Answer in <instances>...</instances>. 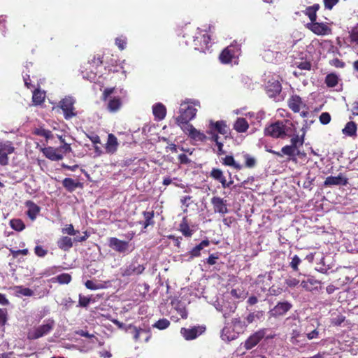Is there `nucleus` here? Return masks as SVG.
I'll use <instances>...</instances> for the list:
<instances>
[{"instance_id": "nucleus-28", "label": "nucleus", "mask_w": 358, "mask_h": 358, "mask_svg": "<svg viewBox=\"0 0 358 358\" xmlns=\"http://www.w3.org/2000/svg\"><path fill=\"white\" fill-rule=\"evenodd\" d=\"M289 108L294 113L299 112L302 104L301 98L299 96H292L288 101Z\"/></svg>"}, {"instance_id": "nucleus-52", "label": "nucleus", "mask_w": 358, "mask_h": 358, "mask_svg": "<svg viewBox=\"0 0 358 358\" xmlns=\"http://www.w3.org/2000/svg\"><path fill=\"white\" fill-rule=\"evenodd\" d=\"M245 162V166L248 168H253L256 165V159L249 154L243 155Z\"/></svg>"}, {"instance_id": "nucleus-17", "label": "nucleus", "mask_w": 358, "mask_h": 358, "mask_svg": "<svg viewBox=\"0 0 358 358\" xmlns=\"http://www.w3.org/2000/svg\"><path fill=\"white\" fill-rule=\"evenodd\" d=\"M210 40V36L207 34H203L201 36H195L194 39L195 49L201 52H205L206 50L208 49Z\"/></svg>"}, {"instance_id": "nucleus-37", "label": "nucleus", "mask_w": 358, "mask_h": 358, "mask_svg": "<svg viewBox=\"0 0 358 358\" xmlns=\"http://www.w3.org/2000/svg\"><path fill=\"white\" fill-rule=\"evenodd\" d=\"M216 309L218 311H220L223 313V316L226 318L229 316L231 313H234L236 309V305L235 303H232V305L230 306L229 311L225 309V302H223L222 304L217 303L215 306Z\"/></svg>"}, {"instance_id": "nucleus-46", "label": "nucleus", "mask_w": 358, "mask_h": 358, "mask_svg": "<svg viewBox=\"0 0 358 358\" xmlns=\"http://www.w3.org/2000/svg\"><path fill=\"white\" fill-rule=\"evenodd\" d=\"M173 306H174V309L180 315L181 318H183V319L187 318V312L186 310L185 306L182 303L178 302L176 304H174Z\"/></svg>"}, {"instance_id": "nucleus-24", "label": "nucleus", "mask_w": 358, "mask_h": 358, "mask_svg": "<svg viewBox=\"0 0 358 358\" xmlns=\"http://www.w3.org/2000/svg\"><path fill=\"white\" fill-rule=\"evenodd\" d=\"M210 176L215 180H218L220 182H221L222 186L224 188L229 187L230 184L232 183V182H227L225 177L223 175L222 171L220 169H213L210 173Z\"/></svg>"}, {"instance_id": "nucleus-64", "label": "nucleus", "mask_w": 358, "mask_h": 358, "mask_svg": "<svg viewBox=\"0 0 358 358\" xmlns=\"http://www.w3.org/2000/svg\"><path fill=\"white\" fill-rule=\"evenodd\" d=\"M85 287L91 290H96L101 288V286L92 280H87L85 283Z\"/></svg>"}, {"instance_id": "nucleus-53", "label": "nucleus", "mask_w": 358, "mask_h": 358, "mask_svg": "<svg viewBox=\"0 0 358 358\" xmlns=\"http://www.w3.org/2000/svg\"><path fill=\"white\" fill-rule=\"evenodd\" d=\"M315 180V177H312L310 173H308L306 176V180L303 182V187L305 189H311L313 186V182Z\"/></svg>"}, {"instance_id": "nucleus-42", "label": "nucleus", "mask_w": 358, "mask_h": 358, "mask_svg": "<svg viewBox=\"0 0 358 358\" xmlns=\"http://www.w3.org/2000/svg\"><path fill=\"white\" fill-rule=\"evenodd\" d=\"M10 227L17 231H21L25 228L23 221L20 219H13L10 221Z\"/></svg>"}, {"instance_id": "nucleus-5", "label": "nucleus", "mask_w": 358, "mask_h": 358, "mask_svg": "<svg viewBox=\"0 0 358 358\" xmlns=\"http://www.w3.org/2000/svg\"><path fill=\"white\" fill-rule=\"evenodd\" d=\"M241 55V45L235 42L227 47L220 54V59L222 63L228 64L237 59Z\"/></svg>"}, {"instance_id": "nucleus-14", "label": "nucleus", "mask_w": 358, "mask_h": 358, "mask_svg": "<svg viewBox=\"0 0 358 358\" xmlns=\"http://www.w3.org/2000/svg\"><path fill=\"white\" fill-rule=\"evenodd\" d=\"M210 201L215 213L224 215L228 213L227 201L224 199L219 196H213Z\"/></svg>"}, {"instance_id": "nucleus-47", "label": "nucleus", "mask_w": 358, "mask_h": 358, "mask_svg": "<svg viewBox=\"0 0 358 358\" xmlns=\"http://www.w3.org/2000/svg\"><path fill=\"white\" fill-rule=\"evenodd\" d=\"M170 325V322L166 318H162L157 321L152 326L160 330H164L168 328Z\"/></svg>"}, {"instance_id": "nucleus-22", "label": "nucleus", "mask_w": 358, "mask_h": 358, "mask_svg": "<svg viewBox=\"0 0 358 358\" xmlns=\"http://www.w3.org/2000/svg\"><path fill=\"white\" fill-rule=\"evenodd\" d=\"M210 244L208 240H203L199 245H196L190 252L188 260H192L194 257H199L201 255V250L204 248L208 247Z\"/></svg>"}, {"instance_id": "nucleus-33", "label": "nucleus", "mask_w": 358, "mask_h": 358, "mask_svg": "<svg viewBox=\"0 0 358 358\" xmlns=\"http://www.w3.org/2000/svg\"><path fill=\"white\" fill-rule=\"evenodd\" d=\"M320 8V5L317 3H315L313 6H308L304 10V13L306 15H307L311 22H313L316 21L317 15L316 13Z\"/></svg>"}, {"instance_id": "nucleus-60", "label": "nucleus", "mask_w": 358, "mask_h": 358, "mask_svg": "<svg viewBox=\"0 0 358 358\" xmlns=\"http://www.w3.org/2000/svg\"><path fill=\"white\" fill-rule=\"evenodd\" d=\"M320 121L322 124H327L331 121V115L329 113H322L320 115Z\"/></svg>"}, {"instance_id": "nucleus-15", "label": "nucleus", "mask_w": 358, "mask_h": 358, "mask_svg": "<svg viewBox=\"0 0 358 358\" xmlns=\"http://www.w3.org/2000/svg\"><path fill=\"white\" fill-rule=\"evenodd\" d=\"M348 183V179L340 173L337 176H329L326 178L324 185L325 187H331L334 185H343L345 186Z\"/></svg>"}, {"instance_id": "nucleus-11", "label": "nucleus", "mask_w": 358, "mask_h": 358, "mask_svg": "<svg viewBox=\"0 0 358 358\" xmlns=\"http://www.w3.org/2000/svg\"><path fill=\"white\" fill-rule=\"evenodd\" d=\"M308 28L317 35H328L331 33V29L327 23L316 21L308 24Z\"/></svg>"}, {"instance_id": "nucleus-35", "label": "nucleus", "mask_w": 358, "mask_h": 358, "mask_svg": "<svg viewBox=\"0 0 358 358\" xmlns=\"http://www.w3.org/2000/svg\"><path fill=\"white\" fill-rule=\"evenodd\" d=\"M222 163L223 165L231 166L236 170H241L242 169V166L237 163L231 155H227L222 158Z\"/></svg>"}, {"instance_id": "nucleus-51", "label": "nucleus", "mask_w": 358, "mask_h": 358, "mask_svg": "<svg viewBox=\"0 0 358 358\" xmlns=\"http://www.w3.org/2000/svg\"><path fill=\"white\" fill-rule=\"evenodd\" d=\"M59 284H68L71 280V276L69 273H62L56 278Z\"/></svg>"}, {"instance_id": "nucleus-26", "label": "nucleus", "mask_w": 358, "mask_h": 358, "mask_svg": "<svg viewBox=\"0 0 358 358\" xmlns=\"http://www.w3.org/2000/svg\"><path fill=\"white\" fill-rule=\"evenodd\" d=\"M231 324L234 330H236L238 335L243 333L248 325L246 320H242L240 317L233 319Z\"/></svg>"}, {"instance_id": "nucleus-1", "label": "nucleus", "mask_w": 358, "mask_h": 358, "mask_svg": "<svg viewBox=\"0 0 358 358\" xmlns=\"http://www.w3.org/2000/svg\"><path fill=\"white\" fill-rule=\"evenodd\" d=\"M293 124L288 120L276 121L264 129V135L274 138H285L292 136Z\"/></svg>"}, {"instance_id": "nucleus-43", "label": "nucleus", "mask_w": 358, "mask_h": 358, "mask_svg": "<svg viewBox=\"0 0 358 358\" xmlns=\"http://www.w3.org/2000/svg\"><path fill=\"white\" fill-rule=\"evenodd\" d=\"M15 150V148L13 146L12 143L6 141L5 143H0V151L8 155L12 154Z\"/></svg>"}, {"instance_id": "nucleus-41", "label": "nucleus", "mask_w": 358, "mask_h": 358, "mask_svg": "<svg viewBox=\"0 0 358 358\" xmlns=\"http://www.w3.org/2000/svg\"><path fill=\"white\" fill-rule=\"evenodd\" d=\"M291 262H289V266L292 269L293 271L298 272L299 271V266L301 264V259L296 255H294L292 257H290Z\"/></svg>"}, {"instance_id": "nucleus-2", "label": "nucleus", "mask_w": 358, "mask_h": 358, "mask_svg": "<svg viewBox=\"0 0 358 358\" xmlns=\"http://www.w3.org/2000/svg\"><path fill=\"white\" fill-rule=\"evenodd\" d=\"M200 106L199 101L189 100L180 104V115L176 118L177 124L181 128L184 124H190L189 122L193 120L196 114L197 109L195 106Z\"/></svg>"}, {"instance_id": "nucleus-63", "label": "nucleus", "mask_w": 358, "mask_h": 358, "mask_svg": "<svg viewBox=\"0 0 358 358\" xmlns=\"http://www.w3.org/2000/svg\"><path fill=\"white\" fill-rule=\"evenodd\" d=\"M126 38L124 37H119L115 39V44L120 50H122L126 47Z\"/></svg>"}, {"instance_id": "nucleus-50", "label": "nucleus", "mask_w": 358, "mask_h": 358, "mask_svg": "<svg viewBox=\"0 0 358 358\" xmlns=\"http://www.w3.org/2000/svg\"><path fill=\"white\" fill-rule=\"evenodd\" d=\"M304 142L303 136L299 137L298 134L294 135L291 138V145L298 149L299 146L302 145Z\"/></svg>"}, {"instance_id": "nucleus-18", "label": "nucleus", "mask_w": 358, "mask_h": 358, "mask_svg": "<svg viewBox=\"0 0 358 358\" xmlns=\"http://www.w3.org/2000/svg\"><path fill=\"white\" fill-rule=\"evenodd\" d=\"M238 334L234 330V327L226 325L222 330L221 338L223 341L230 342L236 339Z\"/></svg>"}, {"instance_id": "nucleus-61", "label": "nucleus", "mask_w": 358, "mask_h": 358, "mask_svg": "<svg viewBox=\"0 0 358 358\" xmlns=\"http://www.w3.org/2000/svg\"><path fill=\"white\" fill-rule=\"evenodd\" d=\"M34 252H35V254L38 256V257H45L47 253H48V250L44 249L42 246L41 245H37L34 248Z\"/></svg>"}, {"instance_id": "nucleus-57", "label": "nucleus", "mask_w": 358, "mask_h": 358, "mask_svg": "<svg viewBox=\"0 0 358 358\" xmlns=\"http://www.w3.org/2000/svg\"><path fill=\"white\" fill-rule=\"evenodd\" d=\"M90 298H88L87 296H84L81 294H79V301H78V306L86 308L90 304Z\"/></svg>"}, {"instance_id": "nucleus-54", "label": "nucleus", "mask_w": 358, "mask_h": 358, "mask_svg": "<svg viewBox=\"0 0 358 358\" xmlns=\"http://www.w3.org/2000/svg\"><path fill=\"white\" fill-rule=\"evenodd\" d=\"M294 64L301 70H310L311 68L310 62L307 60L295 62Z\"/></svg>"}, {"instance_id": "nucleus-55", "label": "nucleus", "mask_w": 358, "mask_h": 358, "mask_svg": "<svg viewBox=\"0 0 358 358\" xmlns=\"http://www.w3.org/2000/svg\"><path fill=\"white\" fill-rule=\"evenodd\" d=\"M300 282V280L292 277H289L285 281V285L291 288L296 287Z\"/></svg>"}, {"instance_id": "nucleus-34", "label": "nucleus", "mask_w": 358, "mask_h": 358, "mask_svg": "<svg viewBox=\"0 0 358 358\" xmlns=\"http://www.w3.org/2000/svg\"><path fill=\"white\" fill-rule=\"evenodd\" d=\"M342 132L347 136H356L357 124L352 121L348 122L343 129Z\"/></svg>"}, {"instance_id": "nucleus-10", "label": "nucleus", "mask_w": 358, "mask_h": 358, "mask_svg": "<svg viewBox=\"0 0 358 358\" xmlns=\"http://www.w3.org/2000/svg\"><path fill=\"white\" fill-rule=\"evenodd\" d=\"M301 286L308 292H317L321 289V282L313 275H307L301 281Z\"/></svg>"}, {"instance_id": "nucleus-32", "label": "nucleus", "mask_w": 358, "mask_h": 358, "mask_svg": "<svg viewBox=\"0 0 358 358\" xmlns=\"http://www.w3.org/2000/svg\"><path fill=\"white\" fill-rule=\"evenodd\" d=\"M179 230L185 237H191L194 231L190 229L186 217H183L182 222L179 224Z\"/></svg>"}, {"instance_id": "nucleus-6", "label": "nucleus", "mask_w": 358, "mask_h": 358, "mask_svg": "<svg viewBox=\"0 0 358 358\" xmlns=\"http://www.w3.org/2000/svg\"><path fill=\"white\" fill-rule=\"evenodd\" d=\"M76 99L71 96H65L59 101V106L63 110L64 117L66 120H69L76 116L77 113L74 107Z\"/></svg>"}, {"instance_id": "nucleus-7", "label": "nucleus", "mask_w": 358, "mask_h": 358, "mask_svg": "<svg viewBox=\"0 0 358 358\" xmlns=\"http://www.w3.org/2000/svg\"><path fill=\"white\" fill-rule=\"evenodd\" d=\"M145 267L143 264H139L136 260L131 261L128 265L120 268V273L123 277L138 275L143 273Z\"/></svg>"}, {"instance_id": "nucleus-40", "label": "nucleus", "mask_w": 358, "mask_h": 358, "mask_svg": "<svg viewBox=\"0 0 358 358\" xmlns=\"http://www.w3.org/2000/svg\"><path fill=\"white\" fill-rule=\"evenodd\" d=\"M327 257H323L321 259L320 262L317 264L316 270L322 273H326L327 271L331 268L329 264L327 263Z\"/></svg>"}, {"instance_id": "nucleus-38", "label": "nucleus", "mask_w": 358, "mask_h": 358, "mask_svg": "<svg viewBox=\"0 0 358 358\" xmlns=\"http://www.w3.org/2000/svg\"><path fill=\"white\" fill-rule=\"evenodd\" d=\"M280 153L282 155V156L287 155L292 158L297 156L299 153V151L298 149H296V148H294V146L290 145L284 146L282 148Z\"/></svg>"}, {"instance_id": "nucleus-4", "label": "nucleus", "mask_w": 358, "mask_h": 358, "mask_svg": "<svg viewBox=\"0 0 358 358\" xmlns=\"http://www.w3.org/2000/svg\"><path fill=\"white\" fill-rule=\"evenodd\" d=\"M114 93L115 88H106L103 92V99L108 102L107 108L112 113L117 111L122 106L120 98L113 95Z\"/></svg>"}, {"instance_id": "nucleus-62", "label": "nucleus", "mask_w": 358, "mask_h": 358, "mask_svg": "<svg viewBox=\"0 0 358 358\" xmlns=\"http://www.w3.org/2000/svg\"><path fill=\"white\" fill-rule=\"evenodd\" d=\"M112 67L109 69V71L112 72H119L120 70L123 69V66L122 64H117V60L111 61Z\"/></svg>"}, {"instance_id": "nucleus-19", "label": "nucleus", "mask_w": 358, "mask_h": 358, "mask_svg": "<svg viewBox=\"0 0 358 358\" xmlns=\"http://www.w3.org/2000/svg\"><path fill=\"white\" fill-rule=\"evenodd\" d=\"M25 206L28 208L27 212V216L34 221L40 213V207L32 201H26Z\"/></svg>"}, {"instance_id": "nucleus-21", "label": "nucleus", "mask_w": 358, "mask_h": 358, "mask_svg": "<svg viewBox=\"0 0 358 358\" xmlns=\"http://www.w3.org/2000/svg\"><path fill=\"white\" fill-rule=\"evenodd\" d=\"M64 187L69 192H73L76 188L83 187V183L76 181L71 178H66L62 180Z\"/></svg>"}, {"instance_id": "nucleus-12", "label": "nucleus", "mask_w": 358, "mask_h": 358, "mask_svg": "<svg viewBox=\"0 0 358 358\" xmlns=\"http://www.w3.org/2000/svg\"><path fill=\"white\" fill-rule=\"evenodd\" d=\"M265 336L264 330H258L250 335L244 343V347L246 350H251L255 347Z\"/></svg>"}, {"instance_id": "nucleus-56", "label": "nucleus", "mask_w": 358, "mask_h": 358, "mask_svg": "<svg viewBox=\"0 0 358 358\" xmlns=\"http://www.w3.org/2000/svg\"><path fill=\"white\" fill-rule=\"evenodd\" d=\"M345 319V316L339 314V315H336L335 317H333L331 318V322L334 325L339 326L344 322Z\"/></svg>"}, {"instance_id": "nucleus-13", "label": "nucleus", "mask_w": 358, "mask_h": 358, "mask_svg": "<svg viewBox=\"0 0 358 358\" xmlns=\"http://www.w3.org/2000/svg\"><path fill=\"white\" fill-rule=\"evenodd\" d=\"M292 307V303L288 301L278 302L274 308L269 311V314L271 317H277L285 315Z\"/></svg>"}, {"instance_id": "nucleus-44", "label": "nucleus", "mask_w": 358, "mask_h": 358, "mask_svg": "<svg viewBox=\"0 0 358 358\" xmlns=\"http://www.w3.org/2000/svg\"><path fill=\"white\" fill-rule=\"evenodd\" d=\"M143 335L145 336V341L148 342L150 338V335H149L148 331H147L145 329H138L136 328L134 329V338L135 341L140 340L141 336H143Z\"/></svg>"}, {"instance_id": "nucleus-48", "label": "nucleus", "mask_w": 358, "mask_h": 358, "mask_svg": "<svg viewBox=\"0 0 358 358\" xmlns=\"http://www.w3.org/2000/svg\"><path fill=\"white\" fill-rule=\"evenodd\" d=\"M15 292L18 294H21L22 296H31L34 295L33 290H31V289L27 288V287H24L23 286H17L15 287Z\"/></svg>"}, {"instance_id": "nucleus-27", "label": "nucleus", "mask_w": 358, "mask_h": 358, "mask_svg": "<svg viewBox=\"0 0 358 358\" xmlns=\"http://www.w3.org/2000/svg\"><path fill=\"white\" fill-rule=\"evenodd\" d=\"M210 125L211 129H215L220 134L226 135L229 132V128L224 121H217L216 122L210 121Z\"/></svg>"}, {"instance_id": "nucleus-3", "label": "nucleus", "mask_w": 358, "mask_h": 358, "mask_svg": "<svg viewBox=\"0 0 358 358\" xmlns=\"http://www.w3.org/2000/svg\"><path fill=\"white\" fill-rule=\"evenodd\" d=\"M55 322L53 319L49 318L44 320L43 323L34 328L29 333V338L38 339L48 335L55 327Z\"/></svg>"}, {"instance_id": "nucleus-31", "label": "nucleus", "mask_w": 358, "mask_h": 358, "mask_svg": "<svg viewBox=\"0 0 358 358\" xmlns=\"http://www.w3.org/2000/svg\"><path fill=\"white\" fill-rule=\"evenodd\" d=\"M57 246L64 251H68L73 246L72 239L69 236H63L58 240Z\"/></svg>"}, {"instance_id": "nucleus-9", "label": "nucleus", "mask_w": 358, "mask_h": 358, "mask_svg": "<svg viewBox=\"0 0 358 358\" xmlns=\"http://www.w3.org/2000/svg\"><path fill=\"white\" fill-rule=\"evenodd\" d=\"M181 129L194 141L204 142L207 138L204 133L194 128L192 124H184Z\"/></svg>"}, {"instance_id": "nucleus-39", "label": "nucleus", "mask_w": 358, "mask_h": 358, "mask_svg": "<svg viewBox=\"0 0 358 358\" xmlns=\"http://www.w3.org/2000/svg\"><path fill=\"white\" fill-rule=\"evenodd\" d=\"M143 217L145 218V221L143 222H140V224H143V228L146 229L148 226L154 224L153 217H154V211H144L143 213Z\"/></svg>"}, {"instance_id": "nucleus-45", "label": "nucleus", "mask_w": 358, "mask_h": 358, "mask_svg": "<svg viewBox=\"0 0 358 358\" xmlns=\"http://www.w3.org/2000/svg\"><path fill=\"white\" fill-rule=\"evenodd\" d=\"M45 99V94L40 90H35L33 93L32 100L36 105L41 104Z\"/></svg>"}, {"instance_id": "nucleus-16", "label": "nucleus", "mask_w": 358, "mask_h": 358, "mask_svg": "<svg viewBox=\"0 0 358 358\" xmlns=\"http://www.w3.org/2000/svg\"><path fill=\"white\" fill-rule=\"evenodd\" d=\"M282 86L280 83L275 79L268 80L266 87V93L269 97H275L280 94Z\"/></svg>"}, {"instance_id": "nucleus-30", "label": "nucleus", "mask_w": 358, "mask_h": 358, "mask_svg": "<svg viewBox=\"0 0 358 358\" xmlns=\"http://www.w3.org/2000/svg\"><path fill=\"white\" fill-rule=\"evenodd\" d=\"M117 139L112 134H110L108 136V141L106 146V150L108 153H114L117 148Z\"/></svg>"}, {"instance_id": "nucleus-59", "label": "nucleus", "mask_w": 358, "mask_h": 358, "mask_svg": "<svg viewBox=\"0 0 358 358\" xmlns=\"http://www.w3.org/2000/svg\"><path fill=\"white\" fill-rule=\"evenodd\" d=\"M350 38L352 42L358 43V24L350 32Z\"/></svg>"}, {"instance_id": "nucleus-23", "label": "nucleus", "mask_w": 358, "mask_h": 358, "mask_svg": "<svg viewBox=\"0 0 358 358\" xmlns=\"http://www.w3.org/2000/svg\"><path fill=\"white\" fill-rule=\"evenodd\" d=\"M152 113L155 119L162 120L166 116V109L162 103H157L152 106Z\"/></svg>"}, {"instance_id": "nucleus-20", "label": "nucleus", "mask_w": 358, "mask_h": 358, "mask_svg": "<svg viewBox=\"0 0 358 358\" xmlns=\"http://www.w3.org/2000/svg\"><path fill=\"white\" fill-rule=\"evenodd\" d=\"M180 333L186 340H193L201 334L198 327L182 328Z\"/></svg>"}, {"instance_id": "nucleus-36", "label": "nucleus", "mask_w": 358, "mask_h": 358, "mask_svg": "<svg viewBox=\"0 0 358 358\" xmlns=\"http://www.w3.org/2000/svg\"><path fill=\"white\" fill-rule=\"evenodd\" d=\"M45 156L51 160L59 161L63 158V155L59 153L56 150L52 148H48L44 152Z\"/></svg>"}, {"instance_id": "nucleus-25", "label": "nucleus", "mask_w": 358, "mask_h": 358, "mask_svg": "<svg viewBox=\"0 0 358 358\" xmlns=\"http://www.w3.org/2000/svg\"><path fill=\"white\" fill-rule=\"evenodd\" d=\"M233 128L238 133H244L249 128L248 121L243 117H238L234 122Z\"/></svg>"}, {"instance_id": "nucleus-58", "label": "nucleus", "mask_w": 358, "mask_h": 358, "mask_svg": "<svg viewBox=\"0 0 358 358\" xmlns=\"http://www.w3.org/2000/svg\"><path fill=\"white\" fill-rule=\"evenodd\" d=\"M36 134L38 136H43L46 138H51L52 136V132L50 131L42 128L38 129L36 131Z\"/></svg>"}, {"instance_id": "nucleus-29", "label": "nucleus", "mask_w": 358, "mask_h": 358, "mask_svg": "<svg viewBox=\"0 0 358 358\" xmlns=\"http://www.w3.org/2000/svg\"><path fill=\"white\" fill-rule=\"evenodd\" d=\"M264 318V312L263 310H255L250 313L245 317V320L248 324H249L259 320H262Z\"/></svg>"}, {"instance_id": "nucleus-49", "label": "nucleus", "mask_w": 358, "mask_h": 358, "mask_svg": "<svg viewBox=\"0 0 358 358\" xmlns=\"http://www.w3.org/2000/svg\"><path fill=\"white\" fill-rule=\"evenodd\" d=\"M338 78L335 74H329L327 76L325 83L328 87H335L338 84Z\"/></svg>"}, {"instance_id": "nucleus-8", "label": "nucleus", "mask_w": 358, "mask_h": 358, "mask_svg": "<svg viewBox=\"0 0 358 358\" xmlns=\"http://www.w3.org/2000/svg\"><path fill=\"white\" fill-rule=\"evenodd\" d=\"M108 246L115 252L122 254H128L134 249V248L130 247L128 241H122L115 237H111L108 239Z\"/></svg>"}]
</instances>
